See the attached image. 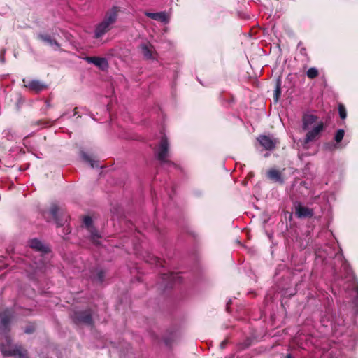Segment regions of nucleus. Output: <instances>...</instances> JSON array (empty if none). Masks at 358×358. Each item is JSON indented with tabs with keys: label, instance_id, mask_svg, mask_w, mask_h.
Masks as SVG:
<instances>
[{
	"label": "nucleus",
	"instance_id": "nucleus-1",
	"mask_svg": "<svg viewBox=\"0 0 358 358\" xmlns=\"http://www.w3.org/2000/svg\"><path fill=\"white\" fill-rule=\"evenodd\" d=\"M119 12L120 8L117 6H113L106 12L103 20L98 23L94 27V38H101L105 34L112 29L113 24L117 19Z\"/></svg>",
	"mask_w": 358,
	"mask_h": 358
},
{
	"label": "nucleus",
	"instance_id": "nucleus-25",
	"mask_svg": "<svg viewBox=\"0 0 358 358\" xmlns=\"http://www.w3.org/2000/svg\"><path fill=\"white\" fill-rule=\"evenodd\" d=\"M285 358H292L291 355L290 354L287 355Z\"/></svg>",
	"mask_w": 358,
	"mask_h": 358
},
{
	"label": "nucleus",
	"instance_id": "nucleus-19",
	"mask_svg": "<svg viewBox=\"0 0 358 358\" xmlns=\"http://www.w3.org/2000/svg\"><path fill=\"white\" fill-rule=\"evenodd\" d=\"M343 136H344V131L343 129H340L336 134L335 141L337 143H339V142L341 141V140L343 139Z\"/></svg>",
	"mask_w": 358,
	"mask_h": 358
},
{
	"label": "nucleus",
	"instance_id": "nucleus-12",
	"mask_svg": "<svg viewBox=\"0 0 358 358\" xmlns=\"http://www.w3.org/2000/svg\"><path fill=\"white\" fill-rule=\"evenodd\" d=\"M142 52L144 57L146 59H151L152 57V53L154 52L153 48L152 46L148 47L146 45H143L141 46Z\"/></svg>",
	"mask_w": 358,
	"mask_h": 358
},
{
	"label": "nucleus",
	"instance_id": "nucleus-7",
	"mask_svg": "<svg viewBox=\"0 0 358 358\" xmlns=\"http://www.w3.org/2000/svg\"><path fill=\"white\" fill-rule=\"evenodd\" d=\"M296 214L299 217H311L313 210L307 207L299 204L296 206Z\"/></svg>",
	"mask_w": 358,
	"mask_h": 358
},
{
	"label": "nucleus",
	"instance_id": "nucleus-9",
	"mask_svg": "<svg viewBox=\"0 0 358 358\" xmlns=\"http://www.w3.org/2000/svg\"><path fill=\"white\" fill-rule=\"evenodd\" d=\"M260 144L266 150H271L275 147V142L266 136H262L259 138Z\"/></svg>",
	"mask_w": 358,
	"mask_h": 358
},
{
	"label": "nucleus",
	"instance_id": "nucleus-6",
	"mask_svg": "<svg viewBox=\"0 0 358 358\" xmlns=\"http://www.w3.org/2000/svg\"><path fill=\"white\" fill-rule=\"evenodd\" d=\"M76 321L78 323L90 324L92 323V315L89 312H80L76 314Z\"/></svg>",
	"mask_w": 358,
	"mask_h": 358
},
{
	"label": "nucleus",
	"instance_id": "nucleus-11",
	"mask_svg": "<svg viewBox=\"0 0 358 358\" xmlns=\"http://www.w3.org/2000/svg\"><path fill=\"white\" fill-rule=\"evenodd\" d=\"M29 245L31 248L38 251L47 252V248L38 240L33 239L30 241Z\"/></svg>",
	"mask_w": 358,
	"mask_h": 358
},
{
	"label": "nucleus",
	"instance_id": "nucleus-8",
	"mask_svg": "<svg viewBox=\"0 0 358 358\" xmlns=\"http://www.w3.org/2000/svg\"><path fill=\"white\" fill-rule=\"evenodd\" d=\"M25 86L29 88L31 90L35 91L36 92L43 90L47 87L45 85L41 83L38 80L29 81V83L25 84Z\"/></svg>",
	"mask_w": 358,
	"mask_h": 358
},
{
	"label": "nucleus",
	"instance_id": "nucleus-23",
	"mask_svg": "<svg viewBox=\"0 0 358 358\" xmlns=\"http://www.w3.org/2000/svg\"><path fill=\"white\" fill-rule=\"evenodd\" d=\"M42 38H43V40L49 42L50 43H51V44L52 43V40L50 38H48L47 37H42Z\"/></svg>",
	"mask_w": 358,
	"mask_h": 358
},
{
	"label": "nucleus",
	"instance_id": "nucleus-13",
	"mask_svg": "<svg viewBox=\"0 0 358 358\" xmlns=\"http://www.w3.org/2000/svg\"><path fill=\"white\" fill-rule=\"evenodd\" d=\"M268 175L269 178L275 181L282 182L280 173L278 171L271 169L268 171Z\"/></svg>",
	"mask_w": 358,
	"mask_h": 358
},
{
	"label": "nucleus",
	"instance_id": "nucleus-21",
	"mask_svg": "<svg viewBox=\"0 0 358 358\" xmlns=\"http://www.w3.org/2000/svg\"><path fill=\"white\" fill-rule=\"evenodd\" d=\"M57 212H58V208L56 206H53L51 209V213L55 220H57Z\"/></svg>",
	"mask_w": 358,
	"mask_h": 358
},
{
	"label": "nucleus",
	"instance_id": "nucleus-16",
	"mask_svg": "<svg viewBox=\"0 0 358 358\" xmlns=\"http://www.w3.org/2000/svg\"><path fill=\"white\" fill-rule=\"evenodd\" d=\"M318 75H319L318 70L315 68H310L307 71V76L310 79H313V78L317 77Z\"/></svg>",
	"mask_w": 358,
	"mask_h": 358
},
{
	"label": "nucleus",
	"instance_id": "nucleus-10",
	"mask_svg": "<svg viewBox=\"0 0 358 358\" xmlns=\"http://www.w3.org/2000/svg\"><path fill=\"white\" fill-rule=\"evenodd\" d=\"M303 129H307L309 127L317 122V117L313 115H306L303 117Z\"/></svg>",
	"mask_w": 358,
	"mask_h": 358
},
{
	"label": "nucleus",
	"instance_id": "nucleus-5",
	"mask_svg": "<svg viewBox=\"0 0 358 358\" xmlns=\"http://www.w3.org/2000/svg\"><path fill=\"white\" fill-rule=\"evenodd\" d=\"M324 124L322 122H317L316 126L313 130L308 132L305 139V143H308L313 141L315 138L323 130Z\"/></svg>",
	"mask_w": 358,
	"mask_h": 358
},
{
	"label": "nucleus",
	"instance_id": "nucleus-18",
	"mask_svg": "<svg viewBox=\"0 0 358 358\" xmlns=\"http://www.w3.org/2000/svg\"><path fill=\"white\" fill-rule=\"evenodd\" d=\"M338 111H339V115H340L341 118L344 120L346 117L347 113H346L345 108L343 104H339Z\"/></svg>",
	"mask_w": 358,
	"mask_h": 358
},
{
	"label": "nucleus",
	"instance_id": "nucleus-2",
	"mask_svg": "<svg viewBox=\"0 0 358 358\" xmlns=\"http://www.w3.org/2000/svg\"><path fill=\"white\" fill-rule=\"evenodd\" d=\"M168 157L169 143L166 138H163L161 141L159 150L157 152V158L162 162H166Z\"/></svg>",
	"mask_w": 358,
	"mask_h": 358
},
{
	"label": "nucleus",
	"instance_id": "nucleus-14",
	"mask_svg": "<svg viewBox=\"0 0 358 358\" xmlns=\"http://www.w3.org/2000/svg\"><path fill=\"white\" fill-rule=\"evenodd\" d=\"M83 222L90 233H93L95 231V228L92 226V220L91 217H85L83 220Z\"/></svg>",
	"mask_w": 358,
	"mask_h": 358
},
{
	"label": "nucleus",
	"instance_id": "nucleus-24",
	"mask_svg": "<svg viewBox=\"0 0 358 358\" xmlns=\"http://www.w3.org/2000/svg\"><path fill=\"white\" fill-rule=\"evenodd\" d=\"M26 333H31L32 331V329H26Z\"/></svg>",
	"mask_w": 358,
	"mask_h": 358
},
{
	"label": "nucleus",
	"instance_id": "nucleus-15",
	"mask_svg": "<svg viewBox=\"0 0 358 358\" xmlns=\"http://www.w3.org/2000/svg\"><path fill=\"white\" fill-rule=\"evenodd\" d=\"M26 350L22 349L20 347H16L12 350V352L10 353V355H18L20 357H24L26 356Z\"/></svg>",
	"mask_w": 358,
	"mask_h": 358
},
{
	"label": "nucleus",
	"instance_id": "nucleus-3",
	"mask_svg": "<svg viewBox=\"0 0 358 358\" xmlns=\"http://www.w3.org/2000/svg\"><path fill=\"white\" fill-rule=\"evenodd\" d=\"M145 15L157 21L161 22L164 24H167L169 22L170 16L166 12L150 13L145 12Z\"/></svg>",
	"mask_w": 358,
	"mask_h": 358
},
{
	"label": "nucleus",
	"instance_id": "nucleus-17",
	"mask_svg": "<svg viewBox=\"0 0 358 358\" xmlns=\"http://www.w3.org/2000/svg\"><path fill=\"white\" fill-rule=\"evenodd\" d=\"M90 238L93 241V243L96 244L99 243V239L101 238V235L97 232L95 229V231L93 233H90Z\"/></svg>",
	"mask_w": 358,
	"mask_h": 358
},
{
	"label": "nucleus",
	"instance_id": "nucleus-20",
	"mask_svg": "<svg viewBox=\"0 0 358 358\" xmlns=\"http://www.w3.org/2000/svg\"><path fill=\"white\" fill-rule=\"evenodd\" d=\"M280 87L279 83H278L277 87H276V89H275V101H278L279 96H280Z\"/></svg>",
	"mask_w": 358,
	"mask_h": 358
},
{
	"label": "nucleus",
	"instance_id": "nucleus-4",
	"mask_svg": "<svg viewBox=\"0 0 358 358\" xmlns=\"http://www.w3.org/2000/svg\"><path fill=\"white\" fill-rule=\"evenodd\" d=\"M85 60L89 63L94 64L101 70H106L108 68V63L106 58L99 57H87Z\"/></svg>",
	"mask_w": 358,
	"mask_h": 358
},
{
	"label": "nucleus",
	"instance_id": "nucleus-22",
	"mask_svg": "<svg viewBox=\"0 0 358 358\" xmlns=\"http://www.w3.org/2000/svg\"><path fill=\"white\" fill-rule=\"evenodd\" d=\"M84 158L85 159V160H87V161H88V162H91V165H92V166H94V165H93V163H92V160H91V159H90V158H89L87 156L84 155Z\"/></svg>",
	"mask_w": 358,
	"mask_h": 358
}]
</instances>
